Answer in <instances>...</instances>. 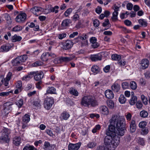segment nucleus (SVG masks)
Wrapping results in <instances>:
<instances>
[{"label":"nucleus","mask_w":150,"mask_h":150,"mask_svg":"<svg viewBox=\"0 0 150 150\" xmlns=\"http://www.w3.org/2000/svg\"><path fill=\"white\" fill-rule=\"evenodd\" d=\"M28 58L27 55L24 54L18 56L13 60L11 62L13 66H18L25 62Z\"/></svg>","instance_id":"nucleus-4"},{"label":"nucleus","mask_w":150,"mask_h":150,"mask_svg":"<svg viewBox=\"0 0 150 150\" xmlns=\"http://www.w3.org/2000/svg\"><path fill=\"white\" fill-rule=\"evenodd\" d=\"M22 39L21 37L15 34L12 37L11 40L13 42H15L20 41Z\"/></svg>","instance_id":"nucleus-27"},{"label":"nucleus","mask_w":150,"mask_h":150,"mask_svg":"<svg viewBox=\"0 0 150 150\" xmlns=\"http://www.w3.org/2000/svg\"><path fill=\"white\" fill-rule=\"evenodd\" d=\"M147 123L146 122L143 121L140 122L139 125V127L141 128H144L146 125Z\"/></svg>","instance_id":"nucleus-55"},{"label":"nucleus","mask_w":150,"mask_h":150,"mask_svg":"<svg viewBox=\"0 0 150 150\" xmlns=\"http://www.w3.org/2000/svg\"><path fill=\"white\" fill-rule=\"evenodd\" d=\"M129 83L127 82H124L122 83V86L123 89H126L128 88Z\"/></svg>","instance_id":"nucleus-54"},{"label":"nucleus","mask_w":150,"mask_h":150,"mask_svg":"<svg viewBox=\"0 0 150 150\" xmlns=\"http://www.w3.org/2000/svg\"><path fill=\"white\" fill-rule=\"evenodd\" d=\"M81 143L80 142L75 144L69 143L68 145L69 150H78L80 147Z\"/></svg>","instance_id":"nucleus-13"},{"label":"nucleus","mask_w":150,"mask_h":150,"mask_svg":"<svg viewBox=\"0 0 150 150\" xmlns=\"http://www.w3.org/2000/svg\"><path fill=\"white\" fill-rule=\"evenodd\" d=\"M141 98L142 101L144 104L145 105H147V104L148 101L147 98L144 95H142L141 96Z\"/></svg>","instance_id":"nucleus-48"},{"label":"nucleus","mask_w":150,"mask_h":150,"mask_svg":"<svg viewBox=\"0 0 150 150\" xmlns=\"http://www.w3.org/2000/svg\"><path fill=\"white\" fill-rule=\"evenodd\" d=\"M54 101L52 97L47 96L45 99L43 105L44 108L47 110H50L54 104Z\"/></svg>","instance_id":"nucleus-5"},{"label":"nucleus","mask_w":150,"mask_h":150,"mask_svg":"<svg viewBox=\"0 0 150 150\" xmlns=\"http://www.w3.org/2000/svg\"><path fill=\"white\" fill-rule=\"evenodd\" d=\"M23 27L19 25H17L14 27L12 29V31L15 32H18L22 30Z\"/></svg>","instance_id":"nucleus-40"},{"label":"nucleus","mask_w":150,"mask_h":150,"mask_svg":"<svg viewBox=\"0 0 150 150\" xmlns=\"http://www.w3.org/2000/svg\"><path fill=\"white\" fill-rule=\"evenodd\" d=\"M100 112L105 115H108L109 114V110L108 108L105 106L102 105L99 108Z\"/></svg>","instance_id":"nucleus-20"},{"label":"nucleus","mask_w":150,"mask_h":150,"mask_svg":"<svg viewBox=\"0 0 150 150\" xmlns=\"http://www.w3.org/2000/svg\"><path fill=\"white\" fill-rule=\"evenodd\" d=\"M13 46L12 44H6L1 46V50L2 52H7L9 51Z\"/></svg>","instance_id":"nucleus-11"},{"label":"nucleus","mask_w":150,"mask_h":150,"mask_svg":"<svg viewBox=\"0 0 150 150\" xmlns=\"http://www.w3.org/2000/svg\"><path fill=\"white\" fill-rule=\"evenodd\" d=\"M111 88L115 92H118L120 89V85L117 83H114L112 86Z\"/></svg>","instance_id":"nucleus-25"},{"label":"nucleus","mask_w":150,"mask_h":150,"mask_svg":"<svg viewBox=\"0 0 150 150\" xmlns=\"http://www.w3.org/2000/svg\"><path fill=\"white\" fill-rule=\"evenodd\" d=\"M137 86L136 83L134 81H132L130 82V87L132 90H135L137 88Z\"/></svg>","instance_id":"nucleus-44"},{"label":"nucleus","mask_w":150,"mask_h":150,"mask_svg":"<svg viewBox=\"0 0 150 150\" xmlns=\"http://www.w3.org/2000/svg\"><path fill=\"white\" fill-rule=\"evenodd\" d=\"M105 97L109 99H112L114 97V94L112 91L110 90H107L105 92Z\"/></svg>","instance_id":"nucleus-17"},{"label":"nucleus","mask_w":150,"mask_h":150,"mask_svg":"<svg viewBox=\"0 0 150 150\" xmlns=\"http://www.w3.org/2000/svg\"><path fill=\"white\" fill-rule=\"evenodd\" d=\"M0 139L5 143H8L10 141L9 135H2L0 138Z\"/></svg>","instance_id":"nucleus-26"},{"label":"nucleus","mask_w":150,"mask_h":150,"mask_svg":"<svg viewBox=\"0 0 150 150\" xmlns=\"http://www.w3.org/2000/svg\"><path fill=\"white\" fill-rule=\"evenodd\" d=\"M93 24L95 27H98L99 25V21L97 19H95L93 21Z\"/></svg>","instance_id":"nucleus-59"},{"label":"nucleus","mask_w":150,"mask_h":150,"mask_svg":"<svg viewBox=\"0 0 150 150\" xmlns=\"http://www.w3.org/2000/svg\"><path fill=\"white\" fill-rule=\"evenodd\" d=\"M23 100L22 99H20L19 100L16 102V104L19 108L22 106L23 104Z\"/></svg>","instance_id":"nucleus-45"},{"label":"nucleus","mask_w":150,"mask_h":150,"mask_svg":"<svg viewBox=\"0 0 150 150\" xmlns=\"http://www.w3.org/2000/svg\"><path fill=\"white\" fill-rule=\"evenodd\" d=\"M72 9L71 8L68 9L64 12V15L66 17H67L72 11Z\"/></svg>","instance_id":"nucleus-53"},{"label":"nucleus","mask_w":150,"mask_h":150,"mask_svg":"<svg viewBox=\"0 0 150 150\" xmlns=\"http://www.w3.org/2000/svg\"><path fill=\"white\" fill-rule=\"evenodd\" d=\"M91 71L95 74H97L99 73L100 71V69L99 67L96 65L93 66L91 69Z\"/></svg>","instance_id":"nucleus-31"},{"label":"nucleus","mask_w":150,"mask_h":150,"mask_svg":"<svg viewBox=\"0 0 150 150\" xmlns=\"http://www.w3.org/2000/svg\"><path fill=\"white\" fill-rule=\"evenodd\" d=\"M112 129V132L108 129L106 131L107 136L105 137L104 140V150H111L112 149V136L115 135V132L113 131L115 129Z\"/></svg>","instance_id":"nucleus-3"},{"label":"nucleus","mask_w":150,"mask_h":150,"mask_svg":"<svg viewBox=\"0 0 150 150\" xmlns=\"http://www.w3.org/2000/svg\"><path fill=\"white\" fill-rule=\"evenodd\" d=\"M118 14V12L114 11L112 13V16L111 19L112 21H115L117 20V16Z\"/></svg>","instance_id":"nucleus-38"},{"label":"nucleus","mask_w":150,"mask_h":150,"mask_svg":"<svg viewBox=\"0 0 150 150\" xmlns=\"http://www.w3.org/2000/svg\"><path fill=\"white\" fill-rule=\"evenodd\" d=\"M56 145L54 144H50L48 142H45L43 145L44 150H53Z\"/></svg>","instance_id":"nucleus-12"},{"label":"nucleus","mask_w":150,"mask_h":150,"mask_svg":"<svg viewBox=\"0 0 150 150\" xmlns=\"http://www.w3.org/2000/svg\"><path fill=\"white\" fill-rule=\"evenodd\" d=\"M42 64V63L41 61H38L33 63L32 66L33 67H37L41 65Z\"/></svg>","instance_id":"nucleus-49"},{"label":"nucleus","mask_w":150,"mask_h":150,"mask_svg":"<svg viewBox=\"0 0 150 150\" xmlns=\"http://www.w3.org/2000/svg\"><path fill=\"white\" fill-rule=\"evenodd\" d=\"M81 104L85 107H96L98 105V101L93 97L91 96L83 97L81 102Z\"/></svg>","instance_id":"nucleus-2"},{"label":"nucleus","mask_w":150,"mask_h":150,"mask_svg":"<svg viewBox=\"0 0 150 150\" xmlns=\"http://www.w3.org/2000/svg\"><path fill=\"white\" fill-rule=\"evenodd\" d=\"M33 74H30V72L27 75L24 76L22 78V80L24 81H28L33 77Z\"/></svg>","instance_id":"nucleus-46"},{"label":"nucleus","mask_w":150,"mask_h":150,"mask_svg":"<svg viewBox=\"0 0 150 150\" xmlns=\"http://www.w3.org/2000/svg\"><path fill=\"white\" fill-rule=\"evenodd\" d=\"M21 139L19 136H15L13 139V142L16 146H18L20 144Z\"/></svg>","instance_id":"nucleus-21"},{"label":"nucleus","mask_w":150,"mask_h":150,"mask_svg":"<svg viewBox=\"0 0 150 150\" xmlns=\"http://www.w3.org/2000/svg\"><path fill=\"white\" fill-rule=\"evenodd\" d=\"M12 91L2 92L0 93V96L2 97H6L9 95L10 93H12Z\"/></svg>","instance_id":"nucleus-42"},{"label":"nucleus","mask_w":150,"mask_h":150,"mask_svg":"<svg viewBox=\"0 0 150 150\" xmlns=\"http://www.w3.org/2000/svg\"><path fill=\"white\" fill-rule=\"evenodd\" d=\"M119 102L121 104H124L126 101V99L123 95H121L119 98Z\"/></svg>","instance_id":"nucleus-36"},{"label":"nucleus","mask_w":150,"mask_h":150,"mask_svg":"<svg viewBox=\"0 0 150 150\" xmlns=\"http://www.w3.org/2000/svg\"><path fill=\"white\" fill-rule=\"evenodd\" d=\"M96 145V143L93 142H89L87 144V146L89 148H92L94 147Z\"/></svg>","instance_id":"nucleus-52"},{"label":"nucleus","mask_w":150,"mask_h":150,"mask_svg":"<svg viewBox=\"0 0 150 150\" xmlns=\"http://www.w3.org/2000/svg\"><path fill=\"white\" fill-rule=\"evenodd\" d=\"M61 44L62 45V48L65 50L70 49L73 45V43L72 41L69 40H67L65 42H62Z\"/></svg>","instance_id":"nucleus-9"},{"label":"nucleus","mask_w":150,"mask_h":150,"mask_svg":"<svg viewBox=\"0 0 150 150\" xmlns=\"http://www.w3.org/2000/svg\"><path fill=\"white\" fill-rule=\"evenodd\" d=\"M26 18V14L25 13H21L18 14L15 18V21L18 23L23 22Z\"/></svg>","instance_id":"nucleus-10"},{"label":"nucleus","mask_w":150,"mask_h":150,"mask_svg":"<svg viewBox=\"0 0 150 150\" xmlns=\"http://www.w3.org/2000/svg\"><path fill=\"white\" fill-rule=\"evenodd\" d=\"M71 23V21L70 19H66L63 21L61 25L63 27L68 26Z\"/></svg>","instance_id":"nucleus-29"},{"label":"nucleus","mask_w":150,"mask_h":150,"mask_svg":"<svg viewBox=\"0 0 150 150\" xmlns=\"http://www.w3.org/2000/svg\"><path fill=\"white\" fill-rule=\"evenodd\" d=\"M138 141V143L139 144L142 146H144V145L145 141L143 138H139Z\"/></svg>","instance_id":"nucleus-60"},{"label":"nucleus","mask_w":150,"mask_h":150,"mask_svg":"<svg viewBox=\"0 0 150 150\" xmlns=\"http://www.w3.org/2000/svg\"><path fill=\"white\" fill-rule=\"evenodd\" d=\"M56 89L53 87H48L46 91V93L45 94L46 96L48 94H56Z\"/></svg>","instance_id":"nucleus-24"},{"label":"nucleus","mask_w":150,"mask_h":150,"mask_svg":"<svg viewBox=\"0 0 150 150\" xmlns=\"http://www.w3.org/2000/svg\"><path fill=\"white\" fill-rule=\"evenodd\" d=\"M42 10V8L39 7H34L32 8L31 10V11L36 16H38L41 13Z\"/></svg>","instance_id":"nucleus-15"},{"label":"nucleus","mask_w":150,"mask_h":150,"mask_svg":"<svg viewBox=\"0 0 150 150\" xmlns=\"http://www.w3.org/2000/svg\"><path fill=\"white\" fill-rule=\"evenodd\" d=\"M91 46L93 48H97L99 46V44L97 42V39L95 37H92L90 40Z\"/></svg>","instance_id":"nucleus-14"},{"label":"nucleus","mask_w":150,"mask_h":150,"mask_svg":"<svg viewBox=\"0 0 150 150\" xmlns=\"http://www.w3.org/2000/svg\"><path fill=\"white\" fill-rule=\"evenodd\" d=\"M140 116L143 118H145L148 115V113L145 110H142L140 112Z\"/></svg>","instance_id":"nucleus-41"},{"label":"nucleus","mask_w":150,"mask_h":150,"mask_svg":"<svg viewBox=\"0 0 150 150\" xmlns=\"http://www.w3.org/2000/svg\"><path fill=\"white\" fill-rule=\"evenodd\" d=\"M2 135H9L11 133V130L7 128L3 127L1 131Z\"/></svg>","instance_id":"nucleus-23"},{"label":"nucleus","mask_w":150,"mask_h":150,"mask_svg":"<svg viewBox=\"0 0 150 150\" xmlns=\"http://www.w3.org/2000/svg\"><path fill=\"white\" fill-rule=\"evenodd\" d=\"M100 129V126L99 125H96L95 127L92 129V132L94 133L97 132L98 130H99Z\"/></svg>","instance_id":"nucleus-50"},{"label":"nucleus","mask_w":150,"mask_h":150,"mask_svg":"<svg viewBox=\"0 0 150 150\" xmlns=\"http://www.w3.org/2000/svg\"><path fill=\"white\" fill-rule=\"evenodd\" d=\"M139 23L144 27H146L148 25L147 21L144 19H140L138 20Z\"/></svg>","instance_id":"nucleus-32"},{"label":"nucleus","mask_w":150,"mask_h":150,"mask_svg":"<svg viewBox=\"0 0 150 150\" xmlns=\"http://www.w3.org/2000/svg\"><path fill=\"white\" fill-rule=\"evenodd\" d=\"M17 88L22 89V82L21 81H17L16 86Z\"/></svg>","instance_id":"nucleus-58"},{"label":"nucleus","mask_w":150,"mask_h":150,"mask_svg":"<svg viewBox=\"0 0 150 150\" xmlns=\"http://www.w3.org/2000/svg\"><path fill=\"white\" fill-rule=\"evenodd\" d=\"M148 129L146 128H143L142 129L141 133L144 135H146L148 132Z\"/></svg>","instance_id":"nucleus-64"},{"label":"nucleus","mask_w":150,"mask_h":150,"mask_svg":"<svg viewBox=\"0 0 150 150\" xmlns=\"http://www.w3.org/2000/svg\"><path fill=\"white\" fill-rule=\"evenodd\" d=\"M70 116L69 113L66 111H64L61 114L60 118L61 120H67Z\"/></svg>","instance_id":"nucleus-22"},{"label":"nucleus","mask_w":150,"mask_h":150,"mask_svg":"<svg viewBox=\"0 0 150 150\" xmlns=\"http://www.w3.org/2000/svg\"><path fill=\"white\" fill-rule=\"evenodd\" d=\"M110 125L108 126V129L112 132L113 128L115 129L113 131L115 132V128L117 130V134L120 136H122L125 132V119L120 117L118 114H113L111 119L110 120Z\"/></svg>","instance_id":"nucleus-1"},{"label":"nucleus","mask_w":150,"mask_h":150,"mask_svg":"<svg viewBox=\"0 0 150 150\" xmlns=\"http://www.w3.org/2000/svg\"><path fill=\"white\" fill-rule=\"evenodd\" d=\"M141 64L143 69L147 68L149 66V62L148 60L146 59H142L141 62Z\"/></svg>","instance_id":"nucleus-18"},{"label":"nucleus","mask_w":150,"mask_h":150,"mask_svg":"<svg viewBox=\"0 0 150 150\" xmlns=\"http://www.w3.org/2000/svg\"><path fill=\"white\" fill-rule=\"evenodd\" d=\"M130 124V130L131 133L134 132L136 130V125L135 121L132 120L131 121L129 122Z\"/></svg>","instance_id":"nucleus-16"},{"label":"nucleus","mask_w":150,"mask_h":150,"mask_svg":"<svg viewBox=\"0 0 150 150\" xmlns=\"http://www.w3.org/2000/svg\"><path fill=\"white\" fill-rule=\"evenodd\" d=\"M66 36V34L65 33L59 34L58 37L59 39L62 40Z\"/></svg>","instance_id":"nucleus-63"},{"label":"nucleus","mask_w":150,"mask_h":150,"mask_svg":"<svg viewBox=\"0 0 150 150\" xmlns=\"http://www.w3.org/2000/svg\"><path fill=\"white\" fill-rule=\"evenodd\" d=\"M30 74H33L34 79L36 81H41L44 76L43 73L41 71L31 72Z\"/></svg>","instance_id":"nucleus-8"},{"label":"nucleus","mask_w":150,"mask_h":150,"mask_svg":"<svg viewBox=\"0 0 150 150\" xmlns=\"http://www.w3.org/2000/svg\"><path fill=\"white\" fill-rule=\"evenodd\" d=\"M47 52V54L49 59L54 58L56 57V55L54 53L51 52Z\"/></svg>","instance_id":"nucleus-47"},{"label":"nucleus","mask_w":150,"mask_h":150,"mask_svg":"<svg viewBox=\"0 0 150 150\" xmlns=\"http://www.w3.org/2000/svg\"><path fill=\"white\" fill-rule=\"evenodd\" d=\"M137 98L135 96H133L130 99L129 103L131 105H133L135 104L137 101Z\"/></svg>","instance_id":"nucleus-39"},{"label":"nucleus","mask_w":150,"mask_h":150,"mask_svg":"<svg viewBox=\"0 0 150 150\" xmlns=\"http://www.w3.org/2000/svg\"><path fill=\"white\" fill-rule=\"evenodd\" d=\"M117 63L120 66H124L125 65L126 62L124 60L120 59L117 62Z\"/></svg>","instance_id":"nucleus-56"},{"label":"nucleus","mask_w":150,"mask_h":150,"mask_svg":"<svg viewBox=\"0 0 150 150\" xmlns=\"http://www.w3.org/2000/svg\"><path fill=\"white\" fill-rule=\"evenodd\" d=\"M13 105V103L12 102H7L4 103L3 112L5 115L8 114L12 110V105Z\"/></svg>","instance_id":"nucleus-7"},{"label":"nucleus","mask_w":150,"mask_h":150,"mask_svg":"<svg viewBox=\"0 0 150 150\" xmlns=\"http://www.w3.org/2000/svg\"><path fill=\"white\" fill-rule=\"evenodd\" d=\"M120 142V138L116 135V132H115V135L112 136L111 150H114L119 145Z\"/></svg>","instance_id":"nucleus-6"},{"label":"nucleus","mask_w":150,"mask_h":150,"mask_svg":"<svg viewBox=\"0 0 150 150\" xmlns=\"http://www.w3.org/2000/svg\"><path fill=\"white\" fill-rule=\"evenodd\" d=\"M90 58L92 61L101 60L102 59V55L99 54L92 55L91 56Z\"/></svg>","instance_id":"nucleus-19"},{"label":"nucleus","mask_w":150,"mask_h":150,"mask_svg":"<svg viewBox=\"0 0 150 150\" xmlns=\"http://www.w3.org/2000/svg\"><path fill=\"white\" fill-rule=\"evenodd\" d=\"M45 132L49 135L51 137H52L53 135V134L51 130V129H46L45 131Z\"/></svg>","instance_id":"nucleus-62"},{"label":"nucleus","mask_w":150,"mask_h":150,"mask_svg":"<svg viewBox=\"0 0 150 150\" xmlns=\"http://www.w3.org/2000/svg\"><path fill=\"white\" fill-rule=\"evenodd\" d=\"M34 88V87L31 84H28L27 86L25 88V90L26 91L29 90L30 89H33Z\"/></svg>","instance_id":"nucleus-57"},{"label":"nucleus","mask_w":150,"mask_h":150,"mask_svg":"<svg viewBox=\"0 0 150 150\" xmlns=\"http://www.w3.org/2000/svg\"><path fill=\"white\" fill-rule=\"evenodd\" d=\"M47 52H45L43 53L42 54L41 57V59L42 61H47L49 59L47 54Z\"/></svg>","instance_id":"nucleus-35"},{"label":"nucleus","mask_w":150,"mask_h":150,"mask_svg":"<svg viewBox=\"0 0 150 150\" xmlns=\"http://www.w3.org/2000/svg\"><path fill=\"white\" fill-rule=\"evenodd\" d=\"M107 105L108 107L111 109H112L114 106V103L112 100H110L107 102Z\"/></svg>","instance_id":"nucleus-43"},{"label":"nucleus","mask_w":150,"mask_h":150,"mask_svg":"<svg viewBox=\"0 0 150 150\" xmlns=\"http://www.w3.org/2000/svg\"><path fill=\"white\" fill-rule=\"evenodd\" d=\"M125 117L127 121H130L132 118V115L130 113H128L125 115Z\"/></svg>","instance_id":"nucleus-61"},{"label":"nucleus","mask_w":150,"mask_h":150,"mask_svg":"<svg viewBox=\"0 0 150 150\" xmlns=\"http://www.w3.org/2000/svg\"><path fill=\"white\" fill-rule=\"evenodd\" d=\"M23 150H37V149L33 146L27 144L24 147Z\"/></svg>","instance_id":"nucleus-34"},{"label":"nucleus","mask_w":150,"mask_h":150,"mask_svg":"<svg viewBox=\"0 0 150 150\" xmlns=\"http://www.w3.org/2000/svg\"><path fill=\"white\" fill-rule=\"evenodd\" d=\"M59 6H55L54 7H52L50 8V11L52 12H55V13L58 12V10L57 9L59 8Z\"/></svg>","instance_id":"nucleus-51"},{"label":"nucleus","mask_w":150,"mask_h":150,"mask_svg":"<svg viewBox=\"0 0 150 150\" xmlns=\"http://www.w3.org/2000/svg\"><path fill=\"white\" fill-rule=\"evenodd\" d=\"M22 122L27 124L30 120V116L27 114H25L22 117Z\"/></svg>","instance_id":"nucleus-30"},{"label":"nucleus","mask_w":150,"mask_h":150,"mask_svg":"<svg viewBox=\"0 0 150 150\" xmlns=\"http://www.w3.org/2000/svg\"><path fill=\"white\" fill-rule=\"evenodd\" d=\"M112 58V60H117L118 62L121 59V56L117 54H115L112 55L111 56Z\"/></svg>","instance_id":"nucleus-37"},{"label":"nucleus","mask_w":150,"mask_h":150,"mask_svg":"<svg viewBox=\"0 0 150 150\" xmlns=\"http://www.w3.org/2000/svg\"><path fill=\"white\" fill-rule=\"evenodd\" d=\"M74 56H73L72 57H60L61 62L63 61L65 62H67L71 60L75 57Z\"/></svg>","instance_id":"nucleus-28"},{"label":"nucleus","mask_w":150,"mask_h":150,"mask_svg":"<svg viewBox=\"0 0 150 150\" xmlns=\"http://www.w3.org/2000/svg\"><path fill=\"white\" fill-rule=\"evenodd\" d=\"M70 93L75 96H77L79 95V93L77 90L73 88H71L69 90Z\"/></svg>","instance_id":"nucleus-33"}]
</instances>
